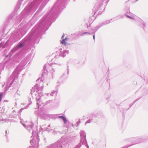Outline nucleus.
Here are the masks:
<instances>
[{"label": "nucleus", "instance_id": "obj_1", "mask_svg": "<svg viewBox=\"0 0 148 148\" xmlns=\"http://www.w3.org/2000/svg\"><path fill=\"white\" fill-rule=\"evenodd\" d=\"M50 64L49 63L45 64L44 66V69L45 70L46 69L47 71H49L52 74L54 72V70L52 68V67L51 66Z\"/></svg>", "mask_w": 148, "mask_h": 148}, {"label": "nucleus", "instance_id": "obj_2", "mask_svg": "<svg viewBox=\"0 0 148 148\" xmlns=\"http://www.w3.org/2000/svg\"><path fill=\"white\" fill-rule=\"evenodd\" d=\"M37 100V104L38 105V107L39 106V105H40V100L41 97L40 96H38L36 98Z\"/></svg>", "mask_w": 148, "mask_h": 148}, {"label": "nucleus", "instance_id": "obj_3", "mask_svg": "<svg viewBox=\"0 0 148 148\" xmlns=\"http://www.w3.org/2000/svg\"><path fill=\"white\" fill-rule=\"evenodd\" d=\"M68 39V38H65L64 39H63V40L61 41V43L66 45L67 43L66 41H67Z\"/></svg>", "mask_w": 148, "mask_h": 148}, {"label": "nucleus", "instance_id": "obj_4", "mask_svg": "<svg viewBox=\"0 0 148 148\" xmlns=\"http://www.w3.org/2000/svg\"><path fill=\"white\" fill-rule=\"evenodd\" d=\"M84 138L85 139V138H86V136L85 135H84ZM81 143H82V144L83 145H87V144H86V141L85 140H84V141H82V139H81Z\"/></svg>", "mask_w": 148, "mask_h": 148}, {"label": "nucleus", "instance_id": "obj_5", "mask_svg": "<svg viewBox=\"0 0 148 148\" xmlns=\"http://www.w3.org/2000/svg\"><path fill=\"white\" fill-rule=\"evenodd\" d=\"M58 117L62 119L64 122V123L65 124L66 122V120L65 118L63 116H59Z\"/></svg>", "mask_w": 148, "mask_h": 148}, {"label": "nucleus", "instance_id": "obj_6", "mask_svg": "<svg viewBox=\"0 0 148 148\" xmlns=\"http://www.w3.org/2000/svg\"><path fill=\"white\" fill-rule=\"evenodd\" d=\"M56 92L54 90L51 93L50 95L51 96H55L56 95Z\"/></svg>", "mask_w": 148, "mask_h": 148}, {"label": "nucleus", "instance_id": "obj_7", "mask_svg": "<svg viewBox=\"0 0 148 148\" xmlns=\"http://www.w3.org/2000/svg\"><path fill=\"white\" fill-rule=\"evenodd\" d=\"M69 52L68 51H64V52L63 53V57H64L66 56V54H69Z\"/></svg>", "mask_w": 148, "mask_h": 148}, {"label": "nucleus", "instance_id": "obj_8", "mask_svg": "<svg viewBox=\"0 0 148 148\" xmlns=\"http://www.w3.org/2000/svg\"><path fill=\"white\" fill-rule=\"evenodd\" d=\"M28 127H27V130H29V132H30V131L31 130H32V126L29 125L28 126Z\"/></svg>", "mask_w": 148, "mask_h": 148}, {"label": "nucleus", "instance_id": "obj_9", "mask_svg": "<svg viewBox=\"0 0 148 148\" xmlns=\"http://www.w3.org/2000/svg\"><path fill=\"white\" fill-rule=\"evenodd\" d=\"M50 126V125H48V127L46 128V130L47 131H49L51 130L49 128V127Z\"/></svg>", "mask_w": 148, "mask_h": 148}, {"label": "nucleus", "instance_id": "obj_10", "mask_svg": "<svg viewBox=\"0 0 148 148\" xmlns=\"http://www.w3.org/2000/svg\"><path fill=\"white\" fill-rule=\"evenodd\" d=\"M81 147V144H79L76 145L75 147V148H80Z\"/></svg>", "mask_w": 148, "mask_h": 148}, {"label": "nucleus", "instance_id": "obj_11", "mask_svg": "<svg viewBox=\"0 0 148 148\" xmlns=\"http://www.w3.org/2000/svg\"><path fill=\"white\" fill-rule=\"evenodd\" d=\"M23 44L22 43H20L19 45V47H22L23 46Z\"/></svg>", "mask_w": 148, "mask_h": 148}, {"label": "nucleus", "instance_id": "obj_12", "mask_svg": "<svg viewBox=\"0 0 148 148\" xmlns=\"http://www.w3.org/2000/svg\"><path fill=\"white\" fill-rule=\"evenodd\" d=\"M91 122L90 120H88L85 123V125H86L87 123H90Z\"/></svg>", "mask_w": 148, "mask_h": 148}, {"label": "nucleus", "instance_id": "obj_13", "mask_svg": "<svg viewBox=\"0 0 148 148\" xmlns=\"http://www.w3.org/2000/svg\"><path fill=\"white\" fill-rule=\"evenodd\" d=\"M2 97V94L1 93H0V101H1Z\"/></svg>", "mask_w": 148, "mask_h": 148}, {"label": "nucleus", "instance_id": "obj_14", "mask_svg": "<svg viewBox=\"0 0 148 148\" xmlns=\"http://www.w3.org/2000/svg\"><path fill=\"white\" fill-rule=\"evenodd\" d=\"M90 34V33H88V32H84V33L83 34Z\"/></svg>", "mask_w": 148, "mask_h": 148}, {"label": "nucleus", "instance_id": "obj_15", "mask_svg": "<svg viewBox=\"0 0 148 148\" xmlns=\"http://www.w3.org/2000/svg\"><path fill=\"white\" fill-rule=\"evenodd\" d=\"M110 23V21H108V22L107 23H105V24H108L109 23Z\"/></svg>", "mask_w": 148, "mask_h": 148}, {"label": "nucleus", "instance_id": "obj_16", "mask_svg": "<svg viewBox=\"0 0 148 148\" xmlns=\"http://www.w3.org/2000/svg\"><path fill=\"white\" fill-rule=\"evenodd\" d=\"M80 123V121H79V122H77V125H79V124Z\"/></svg>", "mask_w": 148, "mask_h": 148}, {"label": "nucleus", "instance_id": "obj_17", "mask_svg": "<svg viewBox=\"0 0 148 148\" xmlns=\"http://www.w3.org/2000/svg\"><path fill=\"white\" fill-rule=\"evenodd\" d=\"M93 38L94 40H95V35H93Z\"/></svg>", "mask_w": 148, "mask_h": 148}, {"label": "nucleus", "instance_id": "obj_18", "mask_svg": "<svg viewBox=\"0 0 148 148\" xmlns=\"http://www.w3.org/2000/svg\"><path fill=\"white\" fill-rule=\"evenodd\" d=\"M23 126H24V127H25V124H23Z\"/></svg>", "mask_w": 148, "mask_h": 148}, {"label": "nucleus", "instance_id": "obj_19", "mask_svg": "<svg viewBox=\"0 0 148 148\" xmlns=\"http://www.w3.org/2000/svg\"><path fill=\"white\" fill-rule=\"evenodd\" d=\"M31 148H37V147H31Z\"/></svg>", "mask_w": 148, "mask_h": 148}, {"label": "nucleus", "instance_id": "obj_20", "mask_svg": "<svg viewBox=\"0 0 148 148\" xmlns=\"http://www.w3.org/2000/svg\"><path fill=\"white\" fill-rule=\"evenodd\" d=\"M64 35H63V36H62V38H63L64 37Z\"/></svg>", "mask_w": 148, "mask_h": 148}, {"label": "nucleus", "instance_id": "obj_21", "mask_svg": "<svg viewBox=\"0 0 148 148\" xmlns=\"http://www.w3.org/2000/svg\"><path fill=\"white\" fill-rule=\"evenodd\" d=\"M99 28V27L98 28H97V29H96V31Z\"/></svg>", "mask_w": 148, "mask_h": 148}, {"label": "nucleus", "instance_id": "obj_22", "mask_svg": "<svg viewBox=\"0 0 148 148\" xmlns=\"http://www.w3.org/2000/svg\"><path fill=\"white\" fill-rule=\"evenodd\" d=\"M134 139H135V138H132V139H131V140H134Z\"/></svg>", "mask_w": 148, "mask_h": 148}, {"label": "nucleus", "instance_id": "obj_23", "mask_svg": "<svg viewBox=\"0 0 148 148\" xmlns=\"http://www.w3.org/2000/svg\"><path fill=\"white\" fill-rule=\"evenodd\" d=\"M126 16H127V17H129V18H131L130 16H128L127 15H126Z\"/></svg>", "mask_w": 148, "mask_h": 148}, {"label": "nucleus", "instance_id": "obj_24", "mask_svg": "<svg viewBox=\"0 0 148 148\" xmlns=\"http://www.w3.org/2000/svg\"><path fill=\"white\" fill-rule=\"evenodd\" d=\"M15 105L16 106L17 105V103L16 102L15 103Z\"/></svg>", "mask_w": 148, "mask_h": 148}, {"label": "nucleus", "instance_id": "obj_25", "mask_svg": "<svg viewBox=\"0 0 148 148\" xmlns=\"http://www.w3.org/2000/svg\"><path fill=\"white\" fill-rule=\"evenodd\" d=\"M36 86H34V88H36Z\"/></svg>", "mask_w": 148, "mask_h": 148}, {"label": "nucleus", "instance_id": "obj_26", "mask_svg": "<svg viewBox=\"0 0 148 148\" xmlns=\"http://www.w3.org/2000/svg\"><path fill=\"white\" fill-rule=\"evenodd\" d=\"M32 134H33V132H32Z\"/></svg>", "mask_w": 148, "mask_h": 148}, {"label": "nucleus", "instance_id": "obj_27", "mask_svg": "<svg viewBox=\"0 0 148 148\" xmlns=\"http://www.w3.org/2000/svg\"><path fill=\"white\" fill-rule=\"evenodd\" d=\"M22 121H21V123H22Z\"/></svg>", "mask_w": 148, "mask_h": 148}]
</instances>
